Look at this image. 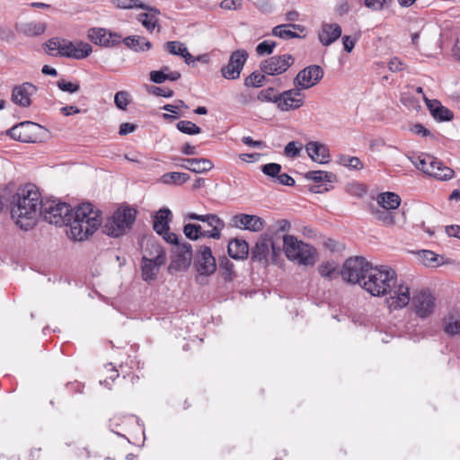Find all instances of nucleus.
I'll use <instances>...</instances> for the list:
<instances>
[{
  "mask_svg": "<svg viewBox=\"0 0 460 460\" xmlns=\"http://www.w3.org/2000/svg\"><path fill=\"white\" fill-rule=\"evenodd\" d=\"M42 201L36 186L29 184L19 189L11 203V216L21 229L29 230L35 226Z\"/></svg>",
  "mask_w": 460,
  "mask_h": 460,
  "instance_id": "f257e3e1",
  "label": "nucleus"
},
{
  "mask_svg": "<svg viewBox=\"0 0 460 460\" xmlns=\"http://www.w3.org/2000/svg\"><path fill=\"white\" fill-rule=\"evenodd\" d=\"M102 224V214L90 203L79 205L72 212L69 222V236L76 241H83L93 234Z\"/></svg>",
  "mask_w": 460,
  "mask_h": 460,
  "instance_id": "f03ea898",
  "label": "nucleus"
},
{
  "mask_svg": "<svg viewBox=\"0 0 460 460\" xmlns=\"http://www.w3.org/2000/svg\"><path fill=\"white\" fill-rule=\"evenodd\" d=\"M186 218L206 224V226L199 224H186L184 226L183 233L190 240H198L199 238L218 240L221 238V232L226 226L225 222L216 214L199 215L192 212L189 213Z\"/></svg>",
  "mask_w": 460,
  "mask_h": 460,
  "instance_id": "7ed1b4c3",
  "label": "nucleus"
},
{
  "mask_svg": "<svg viewBox=\"0 0 460 460\" xmlns=\"http://www.w3.org/2000/svg\"><path fill=\"white\" fill-rule=\"evenodd\" d=\"M397 274L389 266L371 268L367 280L362 283V288L374 296H387V293L394 287Z\"/></svg>",
  "mask_w": 460,
  "mask_h": 460,
  "instance_id": "20e7f679",
  "label": "nucleus"
},
{
  "mask_svg": "<svg viewBox=\"0 0 460 460\" xmlns=\"http://www.w3.org/2000/svg\"><path fill=\"white\" fill-rule=\"evenodd\" d=\"M409 159L418 170L438 181H449L455 175L453 169L434 155L422 153L417 156H409Z\"/></svg>",
  "mask_w": 460,
  "mask_h": 460,
  "instance_id": "39448f33",
  "label": "nucleus"
},
{
  "mask_svg": "<svg viewBox=\"0 0 460 460\" xmlns=\"http://www.w3.org/2000/svg\"><path fill=\"white\" fill-rule=\"evenodd\" d=\"M283 247L288 259L303 265H313L314 260V249L302 241H298L294 235L283 237Z\"/></svg>",
  "mask_w": 460,
  "mask_h": 460,
  "instance_id": "423d86ee",
  "label": "nucleus"
},
{
  "mask_svg": "<svg viewBox=\"0 0 460 460\" xmlns=\"http://www.w3.org/2000/svg\"><path fill=\"white\" fill-rule=\"evenodd\" d=\"M136 219V210L130 208L117 209L111 217L105 222L102 231L106 234L119 237L124 234Z\"/></svg>",
  "mask_w": 460,
  "mask_h": 460,
  "instance_id": "0eeeda50",
  "label": "nucleus"
},
{
  "mask_svg": "<svg viewBox=\"0 0 460 460\" xmlns=\"http://www.w3.org/2000/svg\"><path fill=\"white\" fill-rule=\"evenodd\" d=\"M47 222L56 226L69 225L72 218V208L65 202L56 199L42 201L40 215Z\"/></svg>",
  "mask_w": 460,
  "mask_h": 460,
  "instance_id": "6e6552de",
  "label": "nucleus"
},
{
  "mask_svg": "<svg viewBox=\"0 0 460 460\" xmlns=\"http://www.w3.org/2000/svg\"><path fill=\"white\" fill-rule=\"evenodd\" d=\"M372 265L364 257H351L345 261L341 270V276L343 280L351 284H359L362 287V283L367 280Z\"/></svg>",
  "mask_w": 460,
  "mask_h": 460,
  "instance_id": "1a4fd4ad",
  "label": "nucleus"
},
{
  "mask_svg": "<svg viewBox=\"0 0 460 460\" xmlns=\"http://www.w3.org/2000/svg\"><path fill=\"white\" fill-rule=\"evenodd\" d=\"M151 248L142 258V278L145 281L155 279L159 267L165 262V252L161 245L150 243Z\"/></svg>",
  "mask_w": 460,
  "mask_h": 460,
  "instance_id": "9d476101",
  "label": "nucleus"
},
{
  "mask_svg": "<svg viewBox=\"0 0 460 460\" xmlns=\"http://www.w3.org/2000/svg\"><path fill=\"white\" fill-rule=\"evenodd\" d=\"M410 304L412 311L420 319L431 316L437 306L436 297L428 288L414 291Z\"/></svg>",
  "mask_w": 460,
  "mask_h": 460,
  "instance_id": "9b49d317",
  "label": "nucleus"
},
{
  "mask_svg": "<svg viewBox=\"0 0 460 460\" xmlns=\"http://www.w3.org/2000/svg\"><path fill=\"white\" fill-rule=\"evenodd\" d=\"M42 129L43 128L37 123L23 121L10 128L7 134L14 140L34 143L38 141Z\"/></svg>",
  "mask_w": 460,
  "mask_h": 460,
  "instance_id": "f8f14e48",
  "label": "nucleus"
},
{
  "mask_svg": "<svg viewBox=\"0 0 460 460\" xmlns=\"http://www.w3.org/2000/svg\"><path fill=\"white\" fill-rule=\"evenodd\" d=\"M294 63V58L289 54L273 56L264 59L260 64L261 71L269 75L285 73Z\"/></svg>",
  "mask_w": 460,
  "mask_h": 460,
  "instance_id": "ddd939ff",
  "label": "nucleus"
},
{
  "mask_svg": "<svg viewBox=\"0 0 460 460\" xmlns=\"http://www.w3.org/2000/svg\"><path fill=\"white\" fill-rule=\"evenodd\" d=\"M389 296L386 299L388 307L391 310H399L410 305L411 296L410 294V288L402 282L395 279V285L391 288Z\"/></svg>",
  "mask_w": 460,
  "mask_h": 460,
  "instance_id": "4468645a",
  "label": "nucleus"
},
{
  "mask_svg": "<svg viewBox=\"0 0 460 460\" xmlns=\"http://www.w3.org/2000/svg\"><path fill=\"white\" fill-rule=\"evenodd\" d=\"M248 58V53L244 49L234 51L226 66L221 68L222 76L233 80L240 76L241 71Z\"/></svg>",
  "mask_w": 460,
  "mask_h": 460,
  "instance_id": "2eb2a0df",
  "label": "nucleus"
},
{
  "mask_svg": "<svg viewBox=\"0 0 460 460\" xmlns=\"http://www.w3.org/2000/svg\"><path fill=\"white\" fill-rule=\"evenodd\" d=\"M323 76L320 66L311 65L301 70L294 79V84L299 89H309L314 86Z\"/></svg>",
  "mask_w": 460,
  "mask_h": 460,
  "instance_id": "dca6fc26",
  "label": "nucleus"
},
{
  "mask_svg": "<svg viewBox=\"0 0 460 460\" xmlns=\"http://www.w3.org/2000/svg\"><path fill=\"white\" fill-rule=\"evenodd\" d=\"M305 95L302 90L296 86L279 94L278 109L281 111H288L299 109L304 105Z\"/></svg>",
  "mask_w": 460,
  "mask_h": 460,
  "instance_id": "f3484780",
  "label": "nucleus"
},
{
  "mask_svg": "<svg viewBox=\"0 0 460 460\" xmlns=\"http://www.w3.org/2000/svg\"><path fill=\"white\" fill-rule=\"evenodd\" d=\"M92 53L90 44L83 41H69L63 40V47L61 48L60 57H66L75 59H84Z\"/></svg>",
  "mask_w": 460,
  "mask_h": 460,
  "instance_id": "a211bd4d",
  "label": "nucleus"
},
{
  "mask_svg": "<svg viewBox=\"0 0 460 460\" xmlns=\"http://www.w3.org/2000/svg\"><path fill=\"white\" fill-rule=\"evenodd\" d=\"M37 92V87L31 83H22L13 88L11 100L12 102L22 108L31 105V96Z\"/></svg>",
  "mask_w": 460,
  "mask_h": 460,
  "instance_id": "6ab92c4d",
  "label": "nucleus"
},
{
  "mask_svg": "<svg viewBox=\"0 0 460 460\" xmlns=\"http://www.w3.org/2000/svg\"><path fill=\"white\" fill-rule=\"evenodd\" d=\"M195 267L201 275H211L216 271V259L212 254L210 247H200Z\"/></svg>",
  "mask_w": 460,
  "mask_h": 460,
  "instance_id": "aec40b11",
  "label": "nucleus"
},
{
  "mask_svg": "<svg viewBox=\"0 0 460 460\" xmlns=\"http://www.w3.org/2000/svg\"><path fill=\"white\" fill-rule=\"evenodd\" d=\"M232 226L252 232H260L264 227V221L255 215L237 214L231 219Z\"/></svg>",
  "mask_w": 460,
  "mask_h": 460,
  "instance_id": "412c9836",
  "label": "nucleus"
},
{
  "mask_svg": "<svg viewBox=\"0 0 460 460\" xmlns=\"http://www.w3.org/2000/svg\"><path fill=\"white\" fill-rule=\"evenodd\" d=\"M270 249L272 251L273 257L279 254V249H278V251L276 250L274 242L271 238L268 235H262L252 248V260L258 261L267 260Z\"/></svg>",
  "mask_w": 460,
  "mask_h": 460,
  "instance_id": "4be33fe9",
  "label": "nucleus"
},
{
  "mask_svg": "<svg viewBox=\"0 0 460 460\" xmlns=\"http://www.w3.org/2000/svg\"><path fill=\"white\" fill-rule=\"evenodd\" d=\"M88 38L96 45L111 47L120 42L121 36L111 33L102 28H93L88 31Z\"/></svg>",
  "mask_w": 460,
  "mask_h": 460,
  "instance_id": "5701e85b",
  "label": "nucleus"
},
{
  "mask_svg": "<svg viewBox=\"0 0 460 460\" xmlns=\"http://www.w3.org/2000/svg\"><path fill=\"white\" fill-rule=\"evenodd\" d=\"M305 150L308 156L316 163L324 164L330 161L329 148L320 142L311 141L307 143Z\"/></svg>",
  "mask_w": 460,
  "mask_h": 460,
  "instance_id": "b1692460",
  "label": "nucleus"
},
{
  "mask_svg": "<svg viewBox=\"0 0 460 460\" xmlns=\"http://www.w3.org/2000/svg\"><path fill=\"white\" fill-rule=\"evenodd\" d=\"M15 30L19 34L32 38L42 35L46 31V24L40 21H28L16 22Z\"/></svg>",
  "mask_w": 460,
  "mask_h": 460,
  "instance_id": "393cba45",
  "label": "nucleus"
},
{
  "mask_svg": "<svg viewBox=\"0 0 460 460\" xmlns=\"http://www.w3.org/2000/svg\"><path fill=\"white\" fill-rule=\"evenodd\" d=\"M424 102L428 106L431 115L438 121H450L454 118V113L447 107L443 106L438 100H429L423 95Z\"/></svg>",
  "mask_w": 460,
  "mask_h": 460,
  "instance_id": "a878e982",
  "label": "nucleus"
},
{
  "mask_svg": "<svg viewBox=\"0 0 460 460\" xmlns=\"http://www.w3.org/2000/svg\"><path fill=\"white\" fill-rule=\"evenodd\" d=\"M341 27L338 23H323L318 38L323 46H329L341 37Z\"/></svg>",
  "mask_w": 460,
  "mask_h": 460,
  "instance_id": "bb28decb",
  "label": "nucleus"
},
{
  "mask_svg": "<svg viewBox=\"0 0 460 460\" xmlns=\"http://www.w3.org/2000/svg\"><path fill=\"white\" fill-rule=\"evenodd\" d=\"M445 333L450 337L460 335V313L449 312L442 319Z\"/></svg>",
  "mask_w": 460,
  "mask_h": 460,
  "instance_id": "cd10ccee",
  "label": "nucleus"
},
{
  "mask_svg": "<svg viewBox=\"0 0 460 460\" xmlns=\"http://www.w3.org/2000/svg\"><path fill=\"white\" fill-rule=\"evenodd\" d=\"M183 162L189 163L190 165L181 164V167L196 173L207 172L214 167L213 163L207 158H187L183 159Z\"/></svg>",
  "mask_w": 460,
  "mask_h": 460,
  "instance_id": "c85d7f7f",
  "label": "nucleus"
},
{
  "mask_svg": "<svg viewBox=\"0 0 460 460\" xmlns=\"http://www.w3.org/2000/svg\"><path fill=\"white\" fill-rule=\"evenodd\" d=\"M227 252L234 260L245 259L249 254L248 243L242 239H234L229 242Z\"/></svg>",
  "mask_w": 460,
  "mask_h": 460,
  "instance_id": "c756f323",
  "label": "nucleus"
},
{
  "mask_svg": "<svg viewBox=\"0 0 460 460\" xmlns=\"http://www.w3.org/2000/svg\"><path fill=\"white\" fill-rule=\"evenodd\" d=\"M177 259L174 261L177 267L187 268L192 259V247L189 243H182L176 245L175 251Z\"/></svg>",
  "mask_w": 460,
  "mask_h": 460,
  "instance_id": "7c9ffc66",
  "label": "nucleus"
},
{
  "mask_svg": "<svg viewBox=\"0 0 460 460\" xmlns=\"http://www.w3.org/2000/svg\"><path fill=\"white\" fill-rule=\"evenodd\" d=\"M147 13H139L137 15V21L149 31L155 30L158 26V15L160 11L156 8L147 6Z\"/></svg>",
  "mask_w": 460,
  "mask_h": 460,
  "instance_id": "2f4dec72",
  "label": "nucleus"
},
{
  "mask_svg": "<svg viewBox=\"0 0 460 460\" xmlns=\"http://www.w3.org/2000/svg\"><path fill=\"white\" fill-rule=\"evenodd\" d=\"M181 77L178 71H171L169 66H163L160 70L150 72V80L155 84H163L164 81H177Z\"/></svg>",
  "mask_w": 460,
  "mask_h": 460,
  "instance_id": "473e14b6",
  "label": "nucleus"
},
{
  "mask_svg": "<svg viewBox=\"0 0 460 460\" xmlns=\"http://www.w3.org/2000/svg\"><path fill=\"white\" fill-rule=\"evenodd\" d=\"M377 204L386 210H394L401 204V198L394 192H383L376 198Z\"/></svg>",
  "mask_w": 460,
  "mask_h": 460,
  "instance_id": "72a5a7b5",
  "label": "nucleus"
},
{
  "mask_svg": "<svg viewBox=\"0 0 460 460\" xmlns=\"http://www.w3.org/2000/svg\"><path fill=\"white\" fill-rule=\"evenodd\" d=\"M171 211L168 208H161L155 214L153 219V228L158 234H163L165 230H169V217Z\"/></svg>",
  "mask_w": 460,
  "mask_h": 460,
  "instance_id": "f704fd0d",
  "label": "nucleus"
},
{
  "mask_svg": "<svg viewBox=\"0 0 460 460\" xmlns=\"http://www.w3.org/2000/svg\"><path fill=\"white\" fill-rule=\"evenodd\" d=\"M293 30H298L302 32L304 27L294 23L278 25L273 28L272 35L281 39H294L298 37Z\"/></svg>",
  "mask_w": 460,
  "mask_h": 460,
  "instance_id": "c9c22d12",
  "label": "nucleus"
},
{
  "mask_svg": "<svg viewBox=\"0 0 460 460\" xmlns=\"http://www.w3.org/2000/svg\"><path fill=\"white\" fill-rule=\"evenodd\" d=\"M125 45L134 51H146L152 47V44L146 38L141 36H129L124 39Z\"/></svg>",
  "mask_w": 460,
  "mask_h": 460,
  "instance_id": "e433bc0d",
  "label": "nucleus"
},
{
  "mask_svg": "<svg viewBox=\"0 0 460 460\" xmlns=\"http://www.w3.org/2000/svg\"><path fill=\"white\" fill-rule=\"evenodd\" d=\"M190 180V175L185 172H172L163 174L159 181L165 185H181Z\"/></svg>",
  "mask_w": 460,
  "mask_h": 460,
  "instance_id": "4c0bfd02",
  "label": "nucleus"
},
{
  "mask_svg": "<svg viewBox=\"0 0 460 460\" xmlns=\"http://www.w3.org/2000/svg\"><path fill=\"white\" fill-rule=\"evenodd\" d=\"M372 216L385 226H393L396 224L395 217L393 212L385 208H372Z\"/></svg>",
  "mask_w": 460,
  "mask_h": 460,
  "instance_id": "58836bf2",
  "label": "nucleus"
},
{
  "mask_svg": "<svg viewBox=\"0 0 460 460\" xmlns=\"http://www.w3.org/2000/svg\"><path fill=\"white\" fill-rule=\"evenodd\" d=\"M418 258L420 261L427 267H437L442 263V258L439 259L438 254L429 250H422L419 252Z\"/></svg>",
  "mask_w": 460,
  "mask_h": 460,
  "instance_id": "ea45409f",
  "label": "nucleus"
},
{
  "mask_svg": "<svg viewBox=\"0 0 460 460\" xmlns=\"http://www.w3.org/2000/svg\"><path fill=\"white\" fill-rule=\"evenodd\" d=\"M338 164L347 167L350 170H361L363 164L357 156H350L348 155H340L337 160Z\"/></svg>",
  "mask_w": 460,
  "mask_h": 460,
  "instance_id": "a19ab883",
  "label": "nucleus"
},
{
  "mask_svg": "<svg viewBox=\"0 0 460 460\" xmlns=\"http://www.w3.org/2000/svg\"><path fill=\"white\" fill-rule=\"evenodd\" d=\"M305 178L314 182H332L335 179V175L324 171H309L305 173Z\"/></svg>",
  "mask_w": 460,
  "mask_h": 460,
  "instance_id": "79ce46f5",
  "label": "nucleus"
},
{
  "mask_svg": "<svg viewBox=\"0 0 460 460\" xmlns=\"http://www.w3.org/2000/svg\"><path fill=\"white\" fill-rule=\"evenodd\" d=\"M176 127L178 130L187 135H197L201 132V128L190 120H181Z\"/></svg>",
  "mask_w": 460,
  "mask_h": 460,
  "instance_id": "37998d69",
  "label": "nucleus"
},
{
  "mask_svg": "<svg viewBox=\"0 0 460 460\" xmlns=\"http://www.w3.org/2000/svg\"><path fill=\"white\" fill-rule=\"evenodd\" d=\"M265 80V75L260 72H253L244 80L247 87H261Z\"/></svg>",
  "mask_w": 460,
  "mask_h": 460,
  "instance_id": "c03bdc74",
  "label": "nucleus"
},
{
  "mask_svg": "<svg viewBox=\"0 0 460 460\" xmlns=\"http://www.w3.org/2000/svg\"><path fill=\"white\" fill-rule=\"evenodd\" d=\"M257 98L261 102H274L278 105L279 94L275 93L273 87L261 91Z\"/></svg>",
  "mask_w": 460,
  "mask_h": 460,
  "instance_id": "a18cd8bd",
  "label": "nucleus"
},
{
  "mask_svg": "<svg viewBox=\"0 0 460 460\" xmlns=\"http://www.w3.org/2000/svg\"><path fill=\"white\" fill-rule=\"evenodd\" d=\"M303 149L302 143L298 141H291L288 143V145L284 148V155L287 157L295 158L299 155L301 150Z\"/></svg>",
  "mask_w": 460,
  "mask_h": 460,
  "instance_id": "49530a36",
  "label": "nucleus"
},
{
  "mask_svg": "<svg viewBox=\"0 0 460 460\" xmlns=\"http://www.w3.org/2000/svg\"><path fill=\"white\" fill-rule=\"evenodd\" d=\"M114 103L119 110H127L129 104V93L127 91H119L114 96Z\"/></svg>",
  "mask_w": 460,
  "mask_h": 460,
  "instance_id": "de8ad7c7",
  "label": "nucleus"
},
{
  "mask_svg": "<svg viewBox=\"0 0 460 460\" xmlns=\"http://www.w3.org/2000/svg\"><path fill=\"white\" fill-rule=\"evenodd\" d=\"M47 53L51 56H60L63 40L51 39L46 43Z\"/></svg>",
  "mask_w": 460,
  "mask_h": 460,
  "instance_id": "09e8293b",
  "label": "nucleus"
},
{
  "mask_svg": "<svg viewBox=\"0 0 460 460\" xmlns=\"http://www.w3.org/2000/svg\"><path fill=\"white\" fill-rule=\"evenodd\" d=\"M276 47V42L273 40H264L259 43L256 47V53L259 56L270 55Z\"/></svg>",
  "mask_w": 460,
  "mask_h": 460,
  "instance_id": "8fccbe9b",
  "label": "nucleus"
},
{
  "mask_svg": "<svg viewBox=\"0 0 460 460\" xmlns=\"http://www.w3.org/2000/svg\"><path fill=\"white\" fill-rule=\"evenodd\" d=\"M335 270L336 266L333 262L330 261L323 262L318 268L320 275L326 279H332V275L335 273Z\"/></svg>",
  "mask_w": 460,
  "mask_h": 460,
  "instance_id": "3c124183",
  "label": "nucleus"
},
{
  "mask_svg": "<svg viewBox=\"0 0 460 460\" xmlns=\"http://www.w3.org/2000/svg\"><path fill=\"white\" fill-rule=\"evenodd\" d=\"M165 49L168 50L169 53L172 55H178L181 56L183 55L184 51L186 50V46L179 41H168L165 44Z\"/></svg>",
  "mask_w": 460,
  "mask_h": 460,
  "instance_id": "603ef678",
  "label": "nucleus"
},
{
  "mask_svg": "<svg viewBox=\"0 0 460 460\" xmlns=\"http://www.w3.org/2000/svg\"><path fill=\"white\" fill-rule=\"evenodd\" d=\"M280 171L281 165L276 163H270L261 166V172L272 178H277Z\"/></svg>",
  "mask_w": 460,
  "mask_h": 460,
  "instance_id": "864d4df0",
  "label": "nucleus"
},
{
  "mask_svg": "<svg viewBox=\"0 0 460 460\" xmlns=\"http://www.w3.org/2000/svg\"><path fill=\"white\" fill-rule=\"evenodd\" d=\"M117 6L123 9H130L134 7L147 9V5L139 4L138 0H117Z\"/></svg>",
  "mask_w": 460,
  "mask_h": 460,
  "instance_id": "5fc2aeb1",
  "label": "nucleus"
},
{
  "mask_svg": "<svg viewBox=\"0 0 460 460\" xmlns=\"http://www.w3.org/2000/svg\"><path fill=\"white\" fill-rule=\"evenodd\" d=\"M58 86L61 91L67 92L70 93H74L77 92L80 88L79 84L66 82L65 80H59L58 82Z\"/></svg>",
  "mask_w": 460,
  "mask_h": 460,
  "instance_id": "6e6d98bb",
  "label": "nucleus"
},
{
  "mask_svg": "<svg viewBox=\"0 0 460 460\" xmlns=\"http://www.w3.org/2000/svg\"><path fill=\"white\" fill-rule=\"evenodd\" d=\"M243 0H223L220 7L225 10H239L242 8Z\"/></svg>",
  "mask_w": 460,
  "mask_h": 460,
  "instance_id": "4d7b16f0",
  "label": "nucleus"
},
{
  "mask_svg": "<svg viewBox=\"0 0 460 460\" xmlns=\"http://www.w3.org/2000/svg\"><path fill=\"white\" fill-rule=\"evenodd\" d=\"M149 93L156 95L170 98L173 95V91L168 88H162L158 86H150L148 89Z\"/></svg>",
  "mask_w": 460,
  "mask_h": 460,
  "instance_id": "13d9d810",
  "label": "nucleus"
},
{
  "mask_svg": "<svg viewBox=\"0 0 460 460\" xmlns=\"http://www.w3.org/2000/svg\"><path fill=\"white\" fill-rule=\"evenodd\" d=\"M406 67L405 64L398 58H393L388 63V68L391 72L396 73L404 70Z\"/></svg>",
  "mask_w": 460,
  "mask_h": 460,
  "instance_id": "bf43d9fd",
  "label": "nucleus"
},
{
  "mask_svg": "<svg viewBox=\"0 0 460 460\" xmlns=\"http://www.w3.org/2000/svg\"><path fill=\"white\" fill-rule=\"evenodd\" d=\"M386 0H365L364 4L372 11H381L384 9Z\"/></svg>",
  "mask_w": 460,
  "mask_h": 460,
  "instance_id": "052dcab7",
  "label": "nucleus"
},
{
  "mask_svg": "<svg viewBox=\"0 0 460 460\" xmlns=\"http://www.w3.org/2000/svg\"><path fill=\"white\" fill-rule=\"evenodd\" d=\"M276 181L285 186L295 185V180L287 173L279 174L278 177L276 178Z\"/></svg>",
  "mask_w": 460,
  "mask_h": 460,
  "instance_id": "680f3d73",
  "label": "nucleus"
},
{
  "mask_svg": "<svg viewBox=\"0 0 460 460\" xmlns=\"http://www.w3.org/2000/svg\"><path fill=\"white\" fill-rule=\"evenodd\" d=\"M242 142L244 145H247V146H252V147H257V148H263V147L266 146V145H265V143L263 141L253 140L251 137H243L242 138Z\"/></svg>",
  "mask_w": 460,
  "mask_h": 460,
  "instance_id": "e2e57ef3",
  "label": "nucleus"
},
{
  "mask_svg": "<svg viewBox=\"0 0 460 460\" xmlns=\"http://www.w3.org/2000/svg\"><path fill=\"white\" fill-rule=\"evenodd\" d=\"M411 132H413L416 135H421L423 137L430 136L431 133L429 129H427L423 125L421 124H415L411 128Z\"/></svg>",
  "mask_w": 460,
  "mask_h": 460,
  "instance_id": "0e129e2a",
  "label": "nucleus"
},
{
  "mask_svg": "<svg viewBox=\"0 0 460 460\" xmlns=\"http://www.w3.org/2000/svg\"><path fill=\"white\" fill-rule=\"evenodd\" d=\"M0 39L9 41L13 39V33L9 28L0 25Z\"/></svg>",
  "mask_w": 460,
  "mask_h": 460,
  "instance_id": "69168bd1",
  "label": "nucleus"
},
{
  "mask_svg": "<svg viewBox=\"0 0 460 460\" xmlns=\"http://www.w3.org/2000/svg\"><path fill=\"white\" fill-rule=\"evenodd\" d=\"M342 43H343V46H344V49L347 51V52H351L352 49H354L355 47V44H356V40H353L350 36H347L345 35L343 38H342Z\"/></svg>",
  "mask_w": 460,
  "mask_h": 460,
  "instance_id": "338daca9",
  "label": "nucleus"
},
{
  "mask_svg": "<svg viewBox=\"0 0 460 460\" xmlns=\"http://www.w3.org/2000/svg\"><path fill=\"white\" fill-rule=\"evenodd\" d=\"M447 235L460 239V226L452 225L446 226Z\"/></svg>",
  "mask_w": 460,
  "mask_h": 460,
  "instance_id": "774afa93",
  "label": "nucleus"
}]
</instances>
